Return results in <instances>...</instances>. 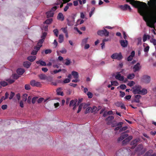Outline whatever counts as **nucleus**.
<instances>
[{
  "label": "nucleus",
  "mask_w": 156,
  "mask_h": 156,
  "mask_svg": "<svg viewBox=\"0 0 156 156\" xmlns=\"http://www.w3.org/2000/svg\"><path fill=\"white\" fill-rule=\"evenodd\" d=\"M53 32L55 34V35L56 37H58V30L57 29H55L53 30Z\"/></svg>",
  "instance_id": "nucleus-49"
},
{
  "label": "nucleus",
  "mask_w": 156,
  "mask_h": 156,
  "mask_svg": "<svg viewBox=\"0 0 156 156\" xmlns=\"http://www.w3.org/2000/svg\"><path fill=\"white\" fill-rule=\"evenodd\" d=\"M36 58V56H29L27 58V59L30 62L34 61Z\"/></svg>",
  "instance_id": "nucleus-21"
},
{
  "label": "nucleus",
  "mask_w": 156,
  "mask_h": 156,
  "mask_svg": "<svg viewBox=\"0 0 156 156\" xmlns=\"http://www.w3.org/2000/svg\"><path fill=\"white\" fill-rule=\"evenodd\" d=\"M47 35V33L46 32H44L43 34L41 36V39H40L38 42V44L40 45V46H42V44L44 42V40Z\"/></svg>",
  "instance_id": "nucleus-7"
},
{
  "label": "nucleus",
  "mask_w": 156,
  "mask_h": 156,
  "mask_svg": "<svg viewBox=\"0 0 156 156\" xmlns=\"http://www.w3.org/2000/svg\"><path fill=\"white\" fill-rule=\"evenodd\" d=\"M141 96L140 95H136L135 96V99L134 101L136 103H139L140 102L139 99L141 98Z\"/></svg>",
  "instance_id": "nucleus-22"
},
{
  "label": "nucleus",
  "mask_w": 156,
  "mask_h": 156,
  "mask_svg": "<svg viewBox=\"0 0 156 156\" xmlns=\"http://www.w3.org/2000/svg\"><path fill=\"white\" fill-rule=\"evenodd\" d=\"M31 99V97H30V96H28V98H27V102L28 103H29V104L30 103Z\"/></svg>",
  "instance_id": "nucleus-59"
},
{
  "label": "nucleus",
  "mask_w": 156,
  "mask_h": 156,
  "mask_svg": "<svg viewBox=\"0 0 156 156\" xmlns=\"http://www.w3.org/2000/svg\"><path fill=\"white\" fill-rule=\"evenodd\" d=\"M135 52L134 51H132L131 53V55H130L127 58V61H131L133 59V57L135 55Z\"/></svg>",
  "instance_id": "nucleus-14"
},
{
  "label": "nucleus",
  "mask_w": 156,
  "mask_h": 156,
  "mask_svg": "<svg viewBox=\"0 0 156 156\" xmlns=\"http://www.w3.org/2000/svg\"><path fill=\"white\" fill-rule=\"evenodd\" d=\"M91 109H92V108H91V107H87L86 108V111L85 112V114H87V113H89L90 111L91 112Z\"/></svg>",
  "instance_id": "nucleus-36"
},
{
  "label": "nucleus",
  "mask_w": 156,
  "mask_h": 156,
  "mask_svg": "<svg viewBox=\"0 0 156 156\" xmlns=\"http://www.w3.org/2000/svg\"><path fill=\"white\" fill-rule=\"evenodd\" d=\"M120 73V72H119L116 73L115 74H114L115 78L116 79L119 80L123 81V82L126 83L127 81V79H124V76L121 75Z\"/></svg>",
  "instance_id": "nucleus-2"
},
{
  "label": "nucleus",
  "mask_w": 156,
  "mask_h": 156,
  "mask_svg": "<svg viewBox=\"0 0 156 156\" xmlns=\"http://www.w3.org/2000/svg\"><path fill=\"white\" fill-rule=\"evenodd\" d=\"M135 76V74L134 73L130 74L127 76V78L128 79L132 80L133 79Z\"/></svg>",
  "instance_id": "nucleus-30"
},
{
  "label": "nucleus",
  "mask_w": 156,
  "mask_h": 156,
  "mask_svg": "<svg viewBox=\"0 0 156 156\" xmlns=\"http://www.w3.org/2000/svg\"><path fill=\"white\" fill-rule=\"evenodd\" d=\"M70 79L68 78L66 79L63 81L64 83H69L70 81Z\"/></svg>",
  "instance_id": "nucleus-56"
},
{
  "label": "nucleus",
  "mask_w": 156,
  "mask_h": 156,
  "mask_svg": "<svg viewBox=\"0 0 156 156\" xmlns=\"http://www.w3.org/2000/svg\"><path fill=\"white\" fill-rule=\"evenodd\" d=\"M42 70L45 73L48 71V69L47 68H42Z\"/></svg>",
  "instance_id": "nucleus-64"
},
{
  "label": "nucleus",
  "mask_w": 156,
  "mask_h": 156,
  "mask_svg": "<svg viewBox=\"0 0 156 156\" xmlns=\"http://www.w3.org/2000/svg\"><path fill=\"white\" fill-rule=\"evenodd\" d=\"M77 101V100L75 99L71 100L69 103V106L70 107H73V109L74 110H75L76 108V104Z\"/></svg>",
  "instance_id": "nucleus-8"
},
{
  "label": "nucleus",
  "mask_w": 156,
  "mask_h": 156,
  "mask_svg": "<svg viewBox=\"0 0 156 156\" xmlns=\"http://www.w3.org/2000/svg\"><path fill=\"white\" fill-rule=\"evenodd\" d=\"M112 85L117 86L119 85V83L117 81H115L111 82Z\"/></svg>",
  "instance_id": "nucleus-40"
},
{
  "label": "nucleus",
  "mask_w": 156,
  "mask_h": 156,
  "mask_svg": "<svg viewBox=\"0 0 156 156\" xmlns=\"http://www.w3.org/2000/svg\"><path fill=\"white\" fill-rule=\"evenodd\" d=\"M84 21L83 20L78 19L77 22L76 24L77 25H80L83 23H84Z\"/></svg>",
  "instance_id": "nucleus-35"
},
{
  "label": "nucleus",
  "mask_w": 156,
  "mask_h": 156,
  "mask_svg": "<svg viewBox=\"0 0 156 156\" xmlns=\"http://www.w3.org/2000/svg\"><path fill=\"white\" fill-rule=\"evenodd\" d=\"M44 98H40L37 100V102L39 103L41 102L44 100Z\"/></svg>",
  "instance_id": "nucleus-61"
},
{
  "label": "nucleus",
  "mask_w": 156,
  "mask_h": 156,
  "mask_svg": "<svg viewBox=\"0 0 156 156\" xmlns=\"http://www.w3.org/2000/svg\"><path fill=\"white\" fill-rule=\"evenodd\" d=\"M45 52L46 54L50 53L51 52V50L50 49H47L45 50Z\"/></svg>",
  "instance_id": "nucleus-62"
},
{
  "label": "nucleus",
  "mask_w": 156,
  "mask_h": 156,
  "mask_svg": "<svg viewBox=\"0 0 156 156\" xmlns=\"http://www.w3.org/2000/svg\"><path fill=\"white\" fill-rule=\"evenodd\" d=\"M97 108L96 107V106H93V108H92V109H91V112H95L96 111H97Z\"/></svg>",
  "instance_id": "nucleus-46"
},
{
  "label": "nucleus",
  "mask_w": 156,
  "mask_h": 156,
  "mask_svg": "<svg viewBox=\"0 0 156 156\" xmlns=\"http://www.w3.org/2000/svg\"><path fill=\"white\" fill-rule=\"evenodd\" d=\"M30 84L33 87H39L41 85L40 82L36 81L34 80H33L30 81Z\"/></svg>",
  "instance_id": "nucleus-10"
},
{
  "label": "nucleus",
  "mask_w": 156,
  "mask_h": 156,
  "mask_svg": "<svg viewBox=\"0 0 156 156\" xmlns=\"http://www.w3.org/2000/svg\"><path fill=\"white\" fill-rule=\"evenodd\" d=\"M150 37V36L149 35L144 34L143 37V41L144 42H145L147 40V39H149Z\"/></svg>",
  "instance_id": "nucleus-28"
},
{
  "label": "nucleus",
  "mask_w": 156,
  "mask_h": 156,
  "mask_svg": "<svg viewBox=\"0 0 156 156\" xmlns=\"http://www.w3.org/2000/svg\"><path fill=\"white\" fill-rule=\"evenodd\" d=\"M82 108L83 107L81 104L79 106L78 109V110L77 112L79 113L81 111V110Z\"/></svg>",
  "instance_id": "nucleus-57"
},
{
  "label": "nucleus",
  "mask_w": 156,
  "mask_h": 156,
  "mask_svg": "<svg viewBox=\"0 0 156 156\" xmlns=\"http://www.w3.org/2000/svg\"><path fill=\"white\" fill-rule=\"evenodd\" d=\"M135 84L134 82L133 81H130L128 82L127 84V85L129 87H132Z\"/></svg>",
  "instance_id": "nucleus-38"
},
{
  "label": "nucleus",
  "mask_w": 156,
  "mask_h": 156,
  "mask_svg": "<svg viewBox=\"0 0 156 156\" xmlns=\"http://www.w3.org/2000/svg\"><path fill=\"white\" fill-rule=\"evenodd\" d=\"M109 33L104 28L103 30H99L98 32V35L100 36L104 35L105 36H108L109 35Z\"/></svg>",
  "instance_id": "nucleus-4"
},
{
  "label": "nucleus",
  "mask_w": 156,
  "mask_h": 156,
  "mask_svg": "<svg viewBox=\"0 0 156 156\" xmlns=\"http://www.w3.org/2000/svg\"><path fill=\"white\" fill-rule=\"evenodd\" d=\"M80 17L81 18L83 19H85V20H87V17L85 16V14L83 12H80Z\"/></svg>",
  "instance_id": "nucleus-34"
},
{
  "label": "nucleus",
  "mask_w": 156,
  "mask_h": 156,
  "mask_svg": "<svg viewBox=\"0 0 156 156\" xmlns=\"http://www.w3.org/2000/svg\"><path fill=\"white\" fill-rule=\"evenodd\" d=\"M58 7H57L56 6L53 7L51 10V11H52L53 12L54 11H55Z\"/></svg>",
  "instance_id": "nucleus-58"
},
{
  "label": "nucleus",
  "mask_w": 156,
  "mask_h": 156,
  "mask_svg": "<svg viewBox=\"0 0 156 156\" xmlns=\"http://www.w3.org/2000/svg\"><path fill=\"white\" fill-rule=\"evenodd\" d=\"M139 94H141L142 95H144L147 93V90L145 89H143L142 90H141L140 91Z\"/></svg>",
  "instance_id": "nucleus-29"
},
{
  "label": "nucleus",
  "mask_w": 156,
  "mask_h": 156,
  "mask_svg": "<svg viewBox=\"0 0 156 156\" xmlns=\"http://www.w3.org/2000/svg\"><path fill=\"white\" fill-rule=\"evenodd\" d=\"M126 86L125 84H122L120 86V88L122 89H125L126 88Z\"/></svg>",
  "instance_id": "nucleus-53"
},
{
  "label": "nucleus",
  "mask_w": 156,
  "mask_h": 156,
  "mask_svg": "<svg viewBox=\"0 0 156 156\" xmlns=\"http://www.w3.org/2000/svg\"><path fill=\"white\" fill-rule=\"evenodd\" d=\"M24 70L23 69L20 68L17 70V73L19 75H22L24 72Z\"/></svg>",
  "instance_id": "nucleus-24"
},
{
  "label": "nucleus",
  "mask_w": 156,
  "mask_h": 156,
  "mask_svg": "<svg viewBox=\"0 0 156 156\" xmlns=\"http://www.w3.org/2000/svg\"><path fill=\"white\" fill-rule=\"evenodd\" d=\"M128 136V135L127 134H125L121 136L118 139V140L119 141H120L122 140L125 138L127 137Z\"/></svg>",
  "instance_id": "nucleus-25"
},
{
  "label": "nucleus",
  "mask_w": 156,
  "mask_h": 156,
  "mask_svg": "<svg viewBox=\"0 0 156 156\" xmlns=\"http://www.w3.org/2000/svg\"><path fill=\"white\" fill-rule=\"evenodd\" d=\"M133 138L132 136H130L125 139L122 142L123 144H126L127 142H128L129 140H131Z\"/></svg>",
  "instance_id": "nucleus-20"
},
{
  "label": "nucleus",
  "mask_w": 156,
  "mask_h": 156,
  "mask_svg": "<svg viewBox=\"0 0 156 156\" xmlns=\"http://www.w3.org/2000/svg\"><path fill=\"white\" fill-rule=\"evenodd\" d=\"M111 57L113 59H116L120 60L122 58V56L121 53H113L111 56Z\"/></svg>",
  "instance_id": "nucleus-3"
},
{
  "label": "nucleus",
  "mask_w": 156,
  "mask_h": 156,
  "mask_svg": "<svg viewBox=\"0 0 156 156\" xmlns=\"http://www.w3.org/2000/svg\"><path fill=\"white\" fill-rule=\"evenodd\" d=\"M37 64H39L40 65L42 66H46V64L45 62L42 61V60H39L38 61H37L36 62Z\"/></svg>",
  "instance_id": "nucleus-26"
},
{
  "label": "nucleus",
  "mask_w": 156,
  "mask_h": 156,
  "mask_svg": "<svg viewBox=\"0 0 156 156\" xmlns=\"http://www.w3.org/2000/svg\"><path fill=\"white\" fill-rule=\"evenodd\" d=\"M52 21V19H50L46 20L44 23L47 24H49L51 23Z\"/></svg>",
  "instance_id": "nucleus-41"
},
{
  "label": "nucleus",
  "mask_w": 156,
  "mask_h": 156,
  "mask_svg": "<svg viewBox=\"0 0 156 156\" xmlns=\"http://www.w3.org/2000/svg\"><path fill=\"white\" fill-rule=\"evenodd\" d=\"M61 30L65 34L67 33V27H62L61 28Z\"/></svg>",
  "instance_id": "nucleus-42"
},
{
  "label": "nucleus",
  "mask_w": 156,
  "mask_h": 156,
  "mask_svg": "<svg viewBox=\"0 0 156 156\" xmlns=\"http://www.w3.org/2000/svg\"><path fill=\"white\" fill-rule=\"evenodd\" d=\"M14 95V93L13 92H11V93L10 94V97H9V99H12L13 98V97Z\"/></svg>",
  "instance_id": "nucleus-54"
},
{
  "label": "nucleus",
  "mask_w": 156,
  "mask_h": 156,
  "mask_svg": "<svg viewBox=\"0 0 156 156\" xmlns=\"http://www.w3.org/2000/svg\"><path fill=\"white\" fill-rule=\"evenodd\" d=\"M114 117L112 116H109L107 118L106 120L107 121V123L108 124H110L112 122V120L113 119Z\"/></svg>",
  "instance_id": "nucleus-15"
},
{
  "label": "nucleus",
  "mask_w": 156,
  "mask_h": 156,
  "mask_svg": "<svg viewBox=\"0 0 156 156\" xmlns=\"http://www.w3.org/2000/svg\"><path fill=\"white\" fill-rule=\"evenodd\" d=\"M150 77L147 75L143 76L142 78V81L146 83H149L150 82Z\"/></svg>",
  "instance_id": "nucleus-6"
},
{
  "label": "nucleus",
  "mask_w": 156,
  "mask_h": 156,
  "mask_svg": "<svg viewBox=\"0 0 156 156\" xmlns=\"http://www.w3.org/2000/svg\"><path fill=\"white\" fill-rule=\"evenodd\" d=\"M88 39V37H87L83 39L82 41L81 45L83 46L84 44H86L87 42Z\"/></svg>",
  "instance_id": "nucleus-31"
},
{
  "label": "nucleus",
  "mask_w": 156,
  "mask_h": 156,
  "mask_svg": "<svg viewBox=\"0 0 156 156\" xmlns=\"http://www.w3.org/2000/svg\"><path fill=\"white\" fill-rule=\"evenodd\" d=\"M31 65V63L28 61L25 62L23 63V66L26 68H29Z\"/></svg>",
  "instance_id": "nucleus-19"
},
{
  "label": "nucleus",
  "mask_w": 156,
  "mask_h": 156,
  "mask_svg": "<svg viewBox=\"0 0 156 156\" xmlns=\"http://www.w3.org/2000/svg\"><path fill=\"white\" fill-rule=\"evenodd\" d=\"M25 88L26 90H29L30 89V85L29 84H26L25 86Z\"/></svg>",
  "instance_id": "nucleus-44"
},
{
  "label": "nucleus",
  "mask_w": 156,
  "mask_h": 156,
  "mask_svg": "<svg viewBox=\"0 0 156 156\" xmlns=\"http://www.w3.org/2000/svg\"><path fill=\"white\" fill-rule=\"evenodd\" d=\"M47 17L48 18H49L50 17H52L54 15V12H53L52 11H50L48 12H47L46 13Z\"/></svg>",
  "instance_id": "nucleus-23"
},
{
  "label": "nucleus",
  "mask_w": 156,
  "mask_h": 156,
  "mask_svg": "<svg viewBox=\"0 0 156 156\" xmlns=\"http://www.w3.org/2000/svg\"><path fill=\"white\" fill-rule=\"evenodd\" d=\"M41 46H40V45L38 44L37 43V45L34 48V50L32 51L31 54L33 55H36L37 52L40 50Z\"/></svg>",
  "instance_id": "nucleus-9"
},
{
  "label": "nucleus",
  "mask_w": 156,
  "mask_h": 156,
  "mask_svg": "<svg viewBox=\"0 0 156 156\" xmlns=\"http://www.w3.org/2000/svg\"><path fill=\"white\" fill-rule=\"evenodd\" d=\"M138 43L137 45L141 44V38H137Z\"/></svg>",
  "instance_id": "nucleus-60"
},
{
  "label": "nucleus",
  "mask_w": 156,
  "mask_h": 156,
  "mask_svg": "<svg viewBox=\"0 0 156 156\" xmlns=\"http://www.w3.org/2000/svg\"><path fill=\"white\" fill-rule=\"evenodd\" d=\"M126 1L138 8L139 12L143 16L147 26L154 28L152 31L154 34H156L154 24L156 22V0H150L149 4L150 9H148L147 4L144 2L134 0H126Z\"/></svg>",
  "instance_id": "nucleus-1"
},
{
  "label": "nucleus",
  "mask_w": 156,
  "mask_h": 156,
  "mask_svg": "<svg viewBox=\"0 0 156 156\" xmlns=\"http://www.w3.org/2000/svg\"><path fill=\"white\" fill-rule=\"evenodd\" d=\"M40 79L41 80H45L47 78V76L43 74H41L39 76Z\"/></svg>",
  "instance_id": "nucleus-33"
},
{
  "label": "nucleus",
  "mask_w": 156,
  "mask_h": 156,
  "mask_svg": "<svg viewBox=\"0 0 156 156\" xmlns=\"http://www.w3.org/2000/svg\"><path fill=\"white\" fill-rule=\"evenodd\" d=\"M27 96L28 95L27 94H24L22 97V101H26L27 99Z\"/></svg>",
  "instance_id": "nucleus-32"
},
{
  "label": "nucleus",
  "mask_w": 156,
  "mask_h": 156,
  "mask_svg": "<svg viewBox=\"0 0 156 156\" xmlns=\"http://www.w3.org/2000/svg\"><path fill=\"white\" fill-rule=\"evenodd\" d=\"M70 63H71L69 59H67L66 60V62H65V64L66 65L68 66V65H69L70 64Z\"/></svg>",
  "instance_id": "nucleus-47"
},
{
  "label": "nucleus",
  "mask_w": 156,
  "mask_h": 156,
  "mask_svg": "<svg viewBox=\"0 0 156 156\" xmlns=\"http://www.w3.org/2000/svg\"><path fill=\"white\" fill-rule=\"evenodd\" d=\"M57 18L58 20L63 21L64 20V16L62 13H59L57 16Z\"/></svg>",
  "instance_id": "nucleus-16"
},
{
  "label": "nucleus",
  "mask_w": 156,
  "mask_h": 156,
  "mask_svg": "<svg viewBox=\"0 0 156 156\" xmlns=\"http://www.w3.org/2000/svg\"><path fill=\"white\" fill-rule=\"evenodd\" d=\"M0 84L2 86L5 87L7 85L8 83L5 81H2L0 82Z\"/></svg>",
  "instance_id": "nucleus-37"
},
{
  "label": "nucleus",
  "mask_w": 156,
  "mask_h": 156,
  "mask_svg": "<svg viewBox=\"0 0 156 156\" xmlns=\"http://www.w3.org/2000/svg\"><path fill=\"white\" fill-rule=\"evenodd\" d=\"M153 152V151L151 150L149 151L145 154V156H148Z\"/></svg>",
  "instance_id": "nucleus-48"
},
{
  "label": "nucleus",
  "mask_w": 156,
  "mask_h": 156,
  "mask_svg": "<svg viewBox=\"0 0 156 156\" xmlns=\"http://www.w3.org/2000/svg\"><path fill=\"white\" fill-rule=\"evenodd\" d=\"M72 75L75 79H78L79 77L78 73L76 71H73L72 72Z\"/></svg>",
  "instance_id": "nucleus-18"
},
{
  "label": "nucleus",
  "mask_w": 156,
  "mask_h": 156,
  "mask_svg": "<svg viewBox=\"0 0 156 156\" xmlns=\"http://www.w3.org/2000/svg\"><path fill=\"white\" fill-rule=\"evenodd\" d=\"M133 92L134 94H139L140 93V90L141 89V87L139 85H136L133 88Z\"/></svg>",
  "instance_id": "nucleus-5"
},
{
  "label": "nucleus",
  "mask_w": 156,
  "mask_h": 156,
  "mask_svg": "<svg viewBox=\"0 0 156 156\" xmlns=\"http://www.w3.org/2000/svg\"><path fill=\"white\" fill-rule=\"evenodd\" d=\"M81 105H82L83 108L84 109L87 108L89 105L86 104L84 103H83Z\"/></svg>",
  "instance_id": "nucleus-50"
},
{
  "label": "nucleus",
  "mask_w": 156,
  "mask_h": 156,
  "mask_svg": "<svg viewBox=\"0 0 156 156\" xmlns=\"http://www.w3.org/2000/svg\"><path fill=\"white\" fill-rule=\"evenodd\" d=\"M64 37L62 34H60L58 37V42L60 43H61L63 41Z\"/></svg>",
  "instance_id": "nucleus-27"
},
{
  "label": "nucleus",
  "mask_w": 156,
  "mask_h": 156,
  "mask_svg": "<svg viewBox=\"0 0 156 156\" xmlns=\"http://www.w3.org/2000/svg\"><path fill=\"white\" fill-rule=\"evenodd\" d=\"M20 106L22 108L24 107V102L23 101H21L20 102Z\"/></svg>",
  "instance_id": "nucleus-52"
},
{
  "label": "nucleus",
  "mask_w": 156,
  "mask_h": 156,
  "mask_svg": "<svg viewBox=\"0 0 156 156\" xmlns=\"http://www.w3.org/2000/svg\"><path fill=\"white\" fill-rule=\"evenodd\" d=\"M38 98V97H34L32 100V102L33 104H34L35 103L37 100Z\"/></svg>",
  "instance_id": "nucleus-45"
},
{
  "label": "nucleus",
  "mask_w": 156,
  "mask_h": 156,
  "mask_svg": "<svg viewBox=\"0 0 156 156\" xmlns=\"http://www.w3.org/2000/svg\"><path fill=\"white\" fill-rule=\"evenodd\" d=\"M141 68V66L140 63H137L136 65H135L133 67V71L136 72L140 70Z\"/></svg>",
  "instance_id": "nucleus-12"
},
{
  "label": "nucleus",
  "mask_w": 156,
  "mask_h": 156,
  "mask_svg": "<svg viewBox=\"0 0 156 156\" xmlns=\"http://www.w3.org/2000/svg\"><path fill=\"white\" fill-rule=\"evenodd\" d=\"M60 52L62 54H65L66 53L67 51L65 48H63L62 50L60 51Z\"/></svg>",
  "instance_id": "nucleus-55"
},
{
  "label": "nucleus",
  "mask_w": 156,
  "mask_h": 156,
  "mask_svg": "<svg viewBox=\"0 0 156 156\" xmlns=\"http://www.w3.org/2000/svg\"><path fill=\"white\" fill-rule=\"evenodd\" d=\"M120 43L121 46L123 47H126L127 46L128 44V41L127 40H121L120 41Z\"/></svg>",
  "instance_id": "nucleus-13"
},
{
  "label": "nucleus",
  "mask_w": 156,
  "mask_h": 156,
  "mask_svg": "<svg viewBox=\"0 0 156 156\" xmlns=\"http://www.w3.org/2000/svg\"><path fill=\"white\" fill-rule=\"evenodd\" d=\"M150 41L154 45H156V40L155 39L152 38L150 40Z\"/></svg>",
  "instance_id": "nucleus-39"
},
{
  "label": "nucleus",
  "mask_w": 156,
  "mask_h": 156,
  "mask_svg": "<svg viewBox=\"0 0 156 156\" xmlns=\"http://www.w3.org/2000/svg\"><path fill=\"white\" fill-rule=\"evenodd\" d=\"M57 94L58 95L63 96V94L62 91V89L61 88H58L56 90Z\"/></svg>",
  "instance_id": "nucleus-17"
},
{
  "label": "nucleus",
  "mask_w": 156,
  "mask_h": 156,
  "mask_svg": "<svg viewBox=\"0 0 156 156\" xmlns=\"http://www.w3.org/2000/svg\"><path fill=\"white\" fill-rule=\"evenodd\" d=\"M94 9L95 8H92L91 11L89 13V17H90L94 13Z\"/></svg>",
  "instance_id": "nucleus-43"
},
{
  "label": "nucleus",
  "mask_w": 156,
  "mask_h": 156,
  "mask_svg": "<svg viewBox=\"0 0 156 156\" xmlns=\"http://www.w3.org/2000/svg\"><path fill=\"white\" fill-rule=\"evenodd\" d=\"M149 49V46H147L144 49V51L145 52H147L148 51Z\"/></svg>",
  "instance_id": "nucleus-63"
},
{
  "label": "nucleus",
  "mask_w": 156,
  "mask_h": 156,
  "mask_svg": "<svg viewBox=\"0 0 156 156\" xmlns=\"http://www.w3.org/2000/svg\"><path fill=\"white\" fill-rule=\"evenodd\" d=\"M120 7L121 9L123 10H126L128 9L130 11H131V9L130 6L126 4L124 5H121L120 6Z\"/></svg>",
  "instance_id": "nucleus-11"
},
{
  "label": "nucleus",
  "mask_w": 156,
  "mask_h": 156,
  "mask_svg": "<svg viewBox=\"0 0 156 156\" xmlns=\"http://www.w3.org/2000/svg\"><path fill=\"white\" fill-rule=\"evenodd\" d=\"M87 95L88 96L89 98H91L93 96L92 94L90 92H88L87 94Z\"/></svg>",
  "instance_id": "nucleus-51"
}]
</instances>
